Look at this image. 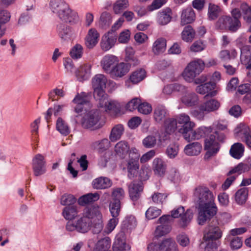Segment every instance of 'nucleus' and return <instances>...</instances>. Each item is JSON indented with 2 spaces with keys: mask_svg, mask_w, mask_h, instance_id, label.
<instances>
[{
  "mask_svg": "<svg viewBox=\"0 0 251 251\" xmlns=\"http://www.w3.org/2000/svg\"><path fill=\"white\" fill-rule=\"evenodd\" d=\"M194 197L195 202L199 205L198 223L203 225L217 213V207L214 202V196L207 187L199 186L194 190Z\"/></svg>",
  "mask_w": 251,
  "mask_h": 251,
  "instance_id": "obj_1",
  "label": "nucleus"
},
{
  "mask_svg": "<svg viewBox=\"0 0 251 251\" xmlns=\"http://www.w3.org/2000/svg\"><path fill=\"white\" fill-rule=\"evenodd\" d=\"M94 216H99V206L97 205L86 207L81 216L73 221H69L66 225L68 231L85 234L91 230L92 220Z\"/></svg>",
  "mask_w": 251,
  "mask_h": 251,
  "instance_id": "obj_2",
  "label": "nucleus"
},
{
  "mask_svg": "<svg viewBox=\"0 0 251 251\" xmlns=\"http://www.w3.org/2000/svg\"><path fill=\"white\" fill-rule=\"evenodd\" d=\"M50 10L60 19L66 23H75L78 20L77 12L70 7L65 0H50Z\"/></svg>",
  "mask_w": 251,
  "mask_h": 251,
  "instance_id": "obj_3",
  "label": "nucleus"
},
{
  "mask_svg": "<svg viewBox=\"0 0 251 251\" xmlns=\"http://www.w3.org/2000/svg\"><path fill=\"white\" fill-rule=\"evenodd\" d=\"M222 236L220 228L212 223L209 224L205 229L203 240L206 243L205 251H216L219 245L216 242Z\"/></svg>",
  "mask_w": 251,
  "mask_h": 251,
  "instance_id": "obj_4",
  "label": "nucleus"
},
{
  "mask_svg": "<svg viewBox=\"0 0 251 251\" xmlns=\"http://www.w3.org/2000/svg\"><path fill=\"white\" fill-rule=\"evenodd\" d=\"M101 114L99 110L93 109L85 112L81 121V126L86 129L95 130L100 128L102 124L100 122Z\"/></svg>",
  "mask_w": 251,
  "mask_h": 251,
  "instance_id": "obj_5",
  "label": "nucleus"
},
{
  "mask_svg": "<svg viewBox=\"0 0 251 251\" xmlns=\"http://www.w3.org/2000/svg\"><path fill=\"white\" fill-rule=\"evenodd\" d=\"M224 139L225 136L223 134L219 135L218 131H215L214 134H211L206 138L204 149L206 152L204 157V159L209 160L217 153L220 148L218 141H223Z\"/></svg>",
  "mask_w": 251,
  "mask_h": 251,
  "instance_id": "obj_6",
  "label": "nucleus"
},
{
  "mask_svg": "<svg viewBox=\"0 0 251 251\" xmlns=\"http://www.w3.org/2000/svg\"><path fill=\"white\" fill-rule=\"evenodd\" d=\"M140 154L137 149L132 148L128 154V157L126 158L125 167L126 169L127 176L131 179L137 176L139 169V159Z\"/></svg>",
  "mask_w": 251,
  "mask_h": 251,
  "instance_id": "obj_7",
  "label": "nucleus"
},
{
  "mask_svg": "<svg viewBox=\"0 0 251 251\" xmlns=\"http://www.w3.org/2000/svg\"><path fill=\"white\" fill-rule=\"evenodd\" d=\"M171 216L172 219L180 218L177 222L178 226L180 227L185 228L192 220L193 213L190 209H187L185 211L184 207L180 206L171 211Z\"/></svg>",
  "mask_w": 251,
  "mask_h": 251,
  "instance_id": "obj_8",
  "label": "nucleus"
},
{
  "mask_svg": "<svg viewBox=\"0 0 251 251\" xmlns=\"http://www.w3.org/2000/svg\"><path fill=\"white\" fill-rule=\"evenodd\" d=\"M32 168L33 175L39 176L47 172L46 161L45 157L41 154H37L32 159Z\"/></svg>",
  "mask_w": 251,
  "mask_h": 251,
  "instance_id": "obj_9",
  "label": "nucleus"
},
{
  "mask_svg": "<svg viewBox=\"0 0 251 251\" xmlns=\"http://www.w3.org/2000/svg\"><path fill=\"white\" fill-rule=\"evenodd\" d=\"M131 61H134V59H130L129 63H120L117 65L111 70L110 75L113 77H121L126 75L129 71L130 66L131 65H136L138 64V60L135 63H132Z\"/></svg>",
  "mask_w": 251,
  "mask_h": 251,
  "instance_id": "obj_10",
  "label": "nucleus"
},
{
  "mask_svg": "<svg viewBox=\"0 0 251 251\" xmlns=\"http://www.w3.org/2000/svg\"><path fill=\"white\" fill-rule=\"evenodd\" d=\"M117 38V35L114 32L109 31L105 34L100 43L101 49L104 51L109 50L114 46Z\"/></svg>",
  "mask_w": 251,
  "mask_h": 251,
  "instance_id": "obj_11",
  "label": "nucleus"
},
{
  "mask_svg": "<svg viewBox=\"0 0 251 251\" xmlns=\"http://www.w3.org/2000/svg\"><path fill=\"white\" fill-rule=\"evenodd\" d=\"M89 101V97L88 94L85 92H81L77 94L72 102L75 104L74 106V111L76 114H79L82 112L83 105L87 103Z\"/></svg>",
  "mask_w": 251,
  "mask_h": 251,
  "instance_id": "obj_12",
  "label": "nucleus"
},
{
  "mask_svg": "<svg viewBox=\"0 0 251 251\" xmlns=\"http://www.w3.org/2000/svg\"><path fill=\"white\" fill-rule=\"evenodd\" d=\"M143 190L141 181H134L128 185V192L130 199L133 201H136L140 197Z\"/></svg>",
  "mask_w": 251,
  "mask_h": 251,
  "instance_id": "obj_13",
  "label": "nucleus"
},
{
  "mask_svg": "<svg viewBox=\"0 0 251 251\" xmlns=\"http://www.w3.org/2000/svg\"><path fill=\"white\" fill-rule=\"evenodd\" d=\"M131 149L128 143L125 141L118 142L114 147V152L117 157L121 159H126Z\"/></svg>",
  "mask_w": 251,
  "mask_h": 251,
  "instance_id": "obj_14",
  "label": "nucleus"
},
{
  "mask_svg": "<svg viewBox=\"0 0 251 251\" xmlns=\"http://www.w3.org/2000/svg\"><path fill=\"white\" fill-rule=\"evenodd\" d=\"M119 60L115 55L107 54L105 55L100 61V65L103 70L106 73H110L111 70L117 65Z\"/></svg>",
  "mask_w": 251,
  "mask_h": 251,
  "instance_id": "obj_15",
  "label": "nucleus"
},
{
  "mask_svg": "<svg viewBox=\"0 0 251 251\" xmlns=\"http://www.w3.org/2000/svg\"><path fill=\"white\" fill-rule=\"evenodd\" d=\"M107 82V79L104 75L100 74L96 75L92 79L93 92L104 90Z\"/></svg>",
  "mask_w": 251,
  "mask_h": 251,
  "instance_id": "obj_16",
  "label": "nucleus"
},
{
  "mask_svg": "<svg viewBox=\"0 0 251 251\" xmlns=\"http://www.w3.org/2000/svg\"><path fill=\"white\" fill-rule=\"evenodd\" d=\"M215 85V83L214 82L204 83L203 84L198 85L196 91L200 94L204 95L206 94V96L212 97L217 94V91L214 90Z\"/></svg>",
  "mask_w": 251,
  "mask_h": 251,
  "instance_id": "obj_17",
  "label": "nucleus"
},
{
  "mask_svg": "<svg viewBox=\"0 0 251 251\" xmlns=\"http://www.w3.org/2000/svg\"><path fill=\"white\" fill-rule=\"evenodd\" d=\"M99 38L100 34L95 28L90 29L85 37L86 46L90 49H93L98 44Z\"/></svg>",
  "mask_w": 251,
  "mask_h": 251,
  "instance_id": "obj_18",
  "label": "nucleus"
},
{
  "mask_svg": "<svg viewBox=\"0 0 251 251\" xmlns=\"http://www.w3.org/2000/svg\"><path fill=\"white\" fill-rule=\"evenodd\" d=\"M137 225V221L136 218L133 215L127 216L123 221L122 225V230L121 233H130L133 229H135Z\"/></svg>",
  "mask_w": 251,
  "mask_h": 251,
  "instance_id": "obj_19",
  "label": "nucleus"
},
{
  "mask_svg": "<svg viewBox=\"0 0 251 251\" xmlns=\"http://www.w3.org/2000/svg\"><path fill=\"white\" fill-rule=\"evenodd\" d=\"M152 168L154 175L162 177L165 174L167 164L162 159L155 158L152 161Z\"/></svg>",
  "mask_w": 251,
  "mask_h": 251,
  "instance_id": "obj_20",
  "label": "nucleus"
},
{
  "mask_svg": "<svg viewBox=\"0 0 251 251\" xmlns=\"http://www.w3.org/2000/svg\"><path fill=\"white\" fill-rule=\"evenodd\" d=\"M130 249L129 246L126 243L124 233L118 234L113 245V251H129Z\"/></svg>",
  "mask_w": 251,
  "mask_h": 251,
  "instance_id": "obj_21",
  "label": "nucleus"
},
{
  "mask_svg": "<svg viewBox=\"0 0 251 251\" xmlns=\"http://www.w3.org/2000/svg\"><path fill=\"white\" fill-rule=\"evenodd\" d=\"M240 60L242 64L246 66L249 71V66L251 64V47L244 45L240 47Z\"/></svg>",
  "mask_w": 251,
  "mask_h": 251,
  "instance_id": "obj_22",
  "label": "nucleus"
},
{
  "mask_svg": "<svg viewBox=\"0 0 251 251\" xmlns=\"http://www.w3.org/2000/svg\"><path fill=\"white\" fill-rule=\"evenodd\" d=\"M91 73V66L89 64H84L75 72L76 76L80 81L87 79Z\"/></svg>",
  "mask_w": 251,
  "mask_h": 251,
  "instance_id": "obj_23",
  "label": "nucleus"
},
{
  "mask_svg": "<svg viewBox=\"0 0 251 251\" xmlns=\"http://www.w3.org/2000/svg\"><path fill=\"white\" fill-rule=\"evenodd\" d=\"M195 13L191 7H188L182 10L181 15L180 24L184 25L190 24L195 19Z\"/></svg>",
  "mask_w": 251,
  "mask_h": 251,
  "instance_id": "obj_24",
  "label": "nucleus"
},
{
  "mask_svg": "<svg viewBox=\"0 0 251 251\" xmlns=\"http://www.w3.org/2000/svg\"><path fill=\"white\" fill-rule=\"evenodd\" d=\"M159 251H179L176 242L171 238L162 240L158 246Z\"/></svg>",
  "mask_w": 251,
  "mask_h": 251,
  "instance_id": "obj_25",
  "label": "nucleus"
},
{
  "mask_svg": "<svg viewBox=\"0 0 251 251\" xmlns=\"http://www.w3.org/2000/svg\"><path fill=\"white\" fill-rule=\"evenodd\" d=\"M181 101L187 106L191 107L197 104L199 98L195 93L187 91L182 96Z\"/></svg>",
  "mask_w": 251,
  "mask_h": 251,
  "instance_id": "obj_26",
  "label": "nucleus"
},
{
  "mask_svg": "<svg viewBox=\"0 0 251 251\" xmlns=\"http://www.w3.org/2000/svg\"><path fill=\"white\" fill-rule=\"evenodd\" d=\"M93 187L97 189H105L110 187L112 185L111 180L106 177H100L92 182Z\"/></svg>",
  "mask_w": 251,
  "mask_h": 251,
  "instance_id": "obj_27",
  "label": "nucleus"
},
{
  "mask_svg": "<svg viewBox=\"0 0 251 251\" xmlns=\"http://www.w3.org/2000/svg\"><path fill=\"white\" fill-rule=\"evenodd\" d=\"M94 98L99 107L102 108L106 105L108 101V95L104 90L93 92Z\"/></svg>",
  "mask_w": 251,
  "mask_h": 251,
  "instance_id": "obj_28",
  "label": "nucleus"
},
{
  "mask_svg": "<svg viewBox=\"0 0 251 251\" xmlns=\"http://www.w3.org/2000/svg\"><path fill=\"white\" fill-rule=\"evenodd\" d=\"M201 148V144L198 142H195L186 145L184 152L189 156L198 155L200 153Z\"/></svg>",
  "mask_w": 251,
  "mask_h": 251,
  "instance_id": "obj_29",
  "label": "nucleus"
},
{
  "mask_svg": "<svg viewBox=\"0 0 251 251\" xmlns=\"http://www.w3.org/2000/svg\"><path fill=\"white\" fill-rule=\"evenodd\" d=\"M99 216H94L93 218L92 226L91 230L94 234H98L100 233L103 227V221L102 220V215L99 207Z\"/></svg>",
  "mask_w": 251,
  "mask_h": 251,
  "instance_id": "obj_30",
  "label": "nucleus"
},
{
  "mask_svg": "<svg viewBox=\"0 0 251 251\" xmlns=\"http://www.w3.org/2000/svg\"><path fill=\"white\" fill-rule=\"evenodd\" d=\"M166 40L164 38L156 39L152 45V50L154 54L159 55L163 53L166 49Z\"/></svg>",
  "mask_w": 251,
  "mask_h": 251,
  "instance_id": "obj_31",
  "label": "nucleus"
},
{
  "mask_svg": "<svg viewBox=\"0 0 251 251\" xmlns=\"http://www.w3.org/2000/svg\"><path fill=\"white\" fill-rule=\"evenodd\" d=\"M249 189L248 188L243 187L239 189L234 195V199L236 202L239 205L244 204L248 197Z\"/></svg>",
  "mask_w": 251,
  "mask_h": 251,
  "instance_id": "obj_32",
  "label": "nucleus"
},
{
  "mask_svg": "<svg viewBox=\"0 0 251 251\" xmlns=\"http://www.w3.org/2000/svg\"><path fill=\"white\" fill-rule=\"evenodd\" d=\"M100 198V195L97 193H88L79 198L78 202L80 205L84 206L97 201Z\"/></svg>",
  "mask_w": 251,
  "mask_h": 251,
  "instance_id": "obj_33",
  "label": "nucleus"
},
{
  "mask_svg": "<svg viewBox=\"0 0 251 251\" xmlns=\"http://www.w3.org/2000/svg\"><path fill=\"white\" fill-rule=\"evenodd\" d=\"M167 116V111L166 108L160 105L157 106L154 110L153 118L157 123H161L163 121L166 120Z\"/></svg>",
  "mask_w": 251,
  "mask_h": 251,
  "instance_id": "obj_34",
  "label": "nucleus"
},
{
  "mask_svg": "<svg viewBox=\"0 0 251 251\" xmlns=\"http://www.w3.org/2000/svg\"><path fill=\"white\" fill-rule=\"evenodd\" d=\"M181 125V127L179 128L178 131L186 140L187 139H189L190 134L195 127L196 124L193 121H191Z\"/></svg>",
  "mask_w": 251,
  "mask_h": 251,
  "instance_id": "obj_35",
  "label": "nucleus"
},
{
  "mask_svg": "<svg viewBox=\"0 0 251 251\" xmlns=\"http://www.w3.org/2000/svg\"><path fill=\"white\" fill-rule=\"evenodd\" d=\"M62 214L65 219L72 221V219H74L77 217L78 211L75 206H66L63 209Z\"/></svg>",
  "mask_w": 251,
  "mask_h": 251,
  "instance_id": "obj_36",
  "label": "nucleus"
},
{
  "mask_svg": "<svg viewBox=\"0 0 251 251\" xmlns=\"http://www.w3.org/2000/svg\"><path fill=\"white\" fill-rule=\"evenodd\" d=\"M221 12V8L218 5L209 3L208 8L207 16L210 21L217 19Z\"/></svg>",
  "mask_w": 251,
  "mask_h": 251,
  "instance_id": "obj_37",
  "label": "nucleus"
},
{
  "mask_svg": "<svg viewBox=\"0 0 251 251\" xmlns=\"http://www.w3.org/2000/svg\"><path fill=\"white\" fill-rule=\"evenodd\" d=\"M195 35L196 32L194 29L189 25L185 26L181 32V38L186 42L192 41Z\"/></svg>",
  "mask_w": 251,
  "mask_h": 251,
  "instance_id": "obj_38",
  "label": "nucleus"
},
{
  "mask_svg": "<svg viewBox=\"0 0 251 251\" xmlns=\"http://www.w3.org/2000/svg\"><path fill=\"white\" fill-rule=\"evenodd\" d=\"M244 151V146L240 143L234 144L230 149V155L236 159L240 158L243 156Z\"/></svg>",
  "mask_w": 251,
  "mask_h": 251,
  "instance_id": "obj_39",
  "label": "nucleus"
},
{
  "mask_svg": "<svg viewBox=\"0 0 251 251\" xmlns=\"http://www.w3.org/2000/svg\"><path fill=\"white\" fill-rule=\"evenodd\" d=\"M202 108H204V110L207 113L214 112L219 109L220 106V102L215 100L211 99L201 103Z\"/></svg>",
  "mask_w": 251,
  "mask_h": 251,
  "instance_id": "obj_40",
  "label": "nucleus"
},
{
  "mask_svg": "<svg viewBox=\"0 0 251 251\" xmlns=\"http://www.w3.org/2000/svg\"><path fill=\"white\" fill-rule=\"evenodd\" d=\"M103 108L106 112L117 114L120 112L121 107L120 103L117 101L110 100Z\"/></svg>",
  "mask_w": 251,
  "mask_h": 251,
  "instance_id": "obj_41",
  "label": "nucleus"
},
{
  "mask_svg": "<svg viewBox=\"0 0 251 251\" xmlns=\"http://www.w3.org/2000/svg\"><path fill=\"white\" fill-rule=\"evenodd\" d=\"M171 18V10L167 8L158 14L157 22L159 25H165L170 22Z\"/></svg>",
  "mask_w": 251,
  "mask_h": 251,
  "instance_id": "obj_42",
  "label": "nucleus"
},
{
  "mask_svg": "<svg viewBox=\"0 0 251 251\" xmlns=\"http://www.w3.org/2000/svg\"><path fill=\"white\" fill-rule=\"evenodd\" d=\"M146 76V72L144 69H140L132 73L130 80L133 84H137L142 81Z\"/></svg>",
  "mask_w": 251,
  "mask_h": 251,
  "instance_id": "obj_43",
  "label": "nucleus"
},
{
  "mask_svg": "<svg viewBox=\"0 0 251 251\" xmlns=\"http://www.w3.org/2000/svg\"><path fill=\"white\" fill-rule=\"evenodd\" d=\"M208 130V128L204 126L200 127L196 130L193 129L190 134L189 139H187L186 141L190 142L192 140H198L204 136L206 131Z\"/></svg>",
  "mask_w": 251,
  "mask_h": 251,
  "instance_id": "obj_44",
  "label": "nucleus"
},
{
  "mask_svg": "<svg viewBox=\"0 0 251 251\" xmlns=\"http://www.w3.org/2000/svg\"><path fill=\"white\" fill-rule=\"evenodd\" d=\"M110 246L111 240L106 237L98 242L94 251H108Z\"/></svg>",
  "mask_w": 251,
  "mask_h": 251,
  "instance_id": "obj_45",
  "label": "nucleus"
},
{
  "mask_svg": "<svg viewBox=\"0 0 251 251\" xmlns=\"http://www.w3.org/2000/svg\"><path fill=\"white\" fill-rule=\"evenodd\" d=\"M57 32L59 36L63 40H67L71 36V29L67 25L60 24L57 26Z\"/></svg>",
  "mask_w": 251,
  "mask_h": 251,
  "instance_id": "obj_46",
  "label": "nucleus"
},
{
  "mask_svg": "<svg viewBox=\"0 0 251 251\" xmlns=\"http://www.w3.org/2000/svg\"><path fill=\"white\" fill-rule=\"evenodd\" d=\"M110 143L107 139L104 138L100 141H98L92 143L91 147L94 149L98 150L100 152L107 150L110 147Z\"/></svg>",
  "mask_w": 251,
  "mask_h": 251,
  "instance_id": "obj_47",
  "label": "nucleus"
},
{
  "mask_svg": "<svg viewBox=\"0 0 251 251\" xmlns=\"http://www.w3.org/2000/svg\"><path fill=\"white\" fill-rule=\"evenodd\" d=\"M10 18V13L7 10H0V38L4 34L5 32V30L2 26L9 21Z\"/></svg>",
  "mask_w": 251,
  "mask_h": 251,
  "instance_id": "obj_48",
  "label": "nucleus"
},
{
  "mask_svg": "<svg viewBox=\"0 0 251 251\" xmlns=\"http://www.w3.org/2000/svg\"><path fill=\"white\" fill-rule=\"evenodd\" d=\"M238 132L243 135L244 141L245 142L249 148H251V135L249 127L247 126L242 125L241 129L239 131H237L236 133Z\"/></svg>",
  "mask_w": 251,
  "mask_h": 251,
  "instance_id": "obj_49",
  "label": "nucleus"
},
{
  "mask_svg": "<svg viewBox=\"0 0 251 251\" xmlns=\"http://www.w3.org/2000/svg\"><path fill=\"white\" fill-rule=\"evenodd\" d=\"M124 132V127L122 125L115 126L111 130L109 138L112 142L119 140Z\"/></svg>",
  "mask_w": 251,
  "mask_h": 251,
  "instance_id": "obj_50",
  "label": "nucleus"
},
{
  "mask_svg": "<svg viewBox=\"0 0 251 251\" xmlns=\"http://www.w3.org/2000/svg\"><path fill=\"white\" fill-rule=\"evenodd\" d=\"M57 130L62 135L66 136L70 132L69 127L66 123L61 118L57 119L56 123Z\"/></svg>",
  "mask_w": 251,
  "mask_h": 251,
  "instance_id": "obj_51",
  "label": "nucleus"
},
{
  "mask_svg": "<svg viewBox=\"0 0 251 251\" xmlns=\"http://www.w3.org/2000/svg\"><path fill=\"white\" fill-rule=\"evenodd\" d=\"M177 127L176 121L172 118L166 119L164 121V128L167 134H170L174 133Z\"/></svg>",
  "mask_w": 251,
  "mask_h": 251,
  "instance_id": "obj_52",
  "label": "nucleus"
},
{
  "mask_svg": "<svg viewBox=\"0 0 251 251\" xmlns=\"http://www.w3.org/2000/svg\"><path fill=\"white\" fill-rule=\"evenodd\" d=\"M128 0H117L113 4V10L115 14L121 13L129 6Z\"/></svg>",
  "mask_w": 251,
  "mask_h": 251,
  "instance_id": "obj_53",
  "label": "nucleus"
},
{
  "mask_svg": "<svg viewBox=\"0 0 251 251\" xmlns=\"http://www.w3.org/2000/svg\"><path fill=\"white\" fill-rule=\"evenodd\" d=\"M161 209L155 206H150L146 211L145 216L148 220L154 219L161 215Z\"/></svg>",
  "mask_w": 251,
  "mask_h": 251,
  "instance_id": "obj_54",
  "label": "nucleus"
},
{
  "mask_svg": "<svg viewBox=\"0 0 251 251\" xmlns=\"http://www.w3.org/2000/svg\"><path fill=\"white\" fill-rule=\"evenodd\" d=\"M125 195V193L123 188H113L111 194V196L112 198V201L121 202V201L124 199Z\"/></svg>",
  "mask_w": 251,
  "mask_h": 251,
  "instance_id": "obj_55",
  "label": "nucleus"
},
{
  "mask_svg": "<svg viewBox=\"0 0 251 251\" xmlns=\"http://www.w3.org/2000/svg\"><path fill=\"white\" fill-rule=\"evenodd\" d=\"M83 47L78 44L75 45L70 50V54L71 57L74 59L80 58L83 54Z\"/></svg>",
  "mask_w": 251,
  "mask_h": 251,
  "instance_id": "obj_56",
  "label": "nucleus"
},
{
  "mask_svg": "<svg viewBox=\"0 0 251 251\" xmlns=\"http://www.w3.org/2000/svg\"><path fill=\"white\" fill-rule=\"evenodd\" d=\"M112 22L111 17L109 13L103 12L100 17L99 25L102 28H106L109 26Z\"/></svg>",
  "mask_w": 251,
  "mask_h": 251,
  "instance_id": "obj_57",
  "label": "nucleus"
},
{
  "mask_svg": "<svg viewBox=\"0 0 251 251\" xmlns=\"http://www.w3.org/2000/svg\"><path fill=\"white\" fill-rule=\"evenodd\" d=\"M193 67V66H192V64H188L183 74V77L185 80L189 82L193 81L197 76L191 69Z\"/></svg>",
  "mask_w": 251,
  "mask_h": 251,
  "instance_id": "obj_58",
  "label": "nucleus"
},
{
  "mask_svg": "<svg viewBox=\"0 0 251 251\" xmlns=\"http://www.w3.org/2000/svg\"><path fill=\"white\" fill-rule=\"evenodd\" d=\"M189 64H192L193 66V67L191 69L197 75L202 71L205 66L204 62L201 59L192 61Z\"/></svg>",
  "mask_w": 251,
  "mask_h": 251,
  "instance_id": "obj_59",
  "label": "nucleus"
},
{
  "mask_svg": "<svg viewBox=\"0 0 251 251\" xmlns=\"http://www.w3.org/2000/svg\"><path fill=\"white\" fill-rule=\"evenodd\" d=\"M231 17L228 16H223L220 17L216 23V27L220 29H226Z\"/></svg>",
  "mask_w": 251,
  "mask_h": 251,
  "instance_id": "obj_60",
  "label": "nucleus"
},
{
  "mask_svg": "<svg viewBox=\"0 0 251 251\" xmlns=\"http://www.w3.org/2000/svg\"><path fill=\"white\" fill-rule=\"evenodd\" d=\"M207 113L204 108H202V105L201 104L197 109H195L191 111L190 114L194 118L199 120H203L205 114Z\"/></svg>",
  "mask_w": 251,
  "mask_h": 251,
  "instance_id": "obj_61",
  "label": "nucleus"
},
{
  "mask_svg": "<svg viewBox=\"0 0 251 251\" xmlns=\"http://www.w3.org/2000/svg\"><path fill=\"white\" fill-rule=\"evenodd\" d=\"M121 202L111 201L109 203V211L112 217H118L121 211Z\"/></svg>",
  "mask_w": 251,
  "mask_h": 251,
  "instance_id": "obj_62",
  "label": "nucleus"
},
{
  "mask_svg": "<svg viewBox=\"0 0 251 251\" xmlns=\"http://www.w3.org/2000/svg\"><path fill=\"white\" fill-rule=\"evenodd\" d=\"M247 169V165L244 163H240L232 168L227 174V176L236 175L237 176L244 173Z\"/></svg>",
  "mask_w": 251,
  "mask_h": 251,
  "instance_id": "obj_63",
  "label": "nucleus"
},
{
  "mask_svg": "<svg viewBox=\"0 0 251 251\" xmlns=\"http://www.w3.org/2000/svg\"><path fill=\"white\" fill-rule=\"evenodd\" d=\"M76 199L72 195L64 194L61 198L60 203L63 205H71L74 204Z\"/></svg>",
  "mask_w": 251,
  "mask_h": 251,
  "instance_id": "obj_64",
  "label": "nucleus"
}]
</instances>
